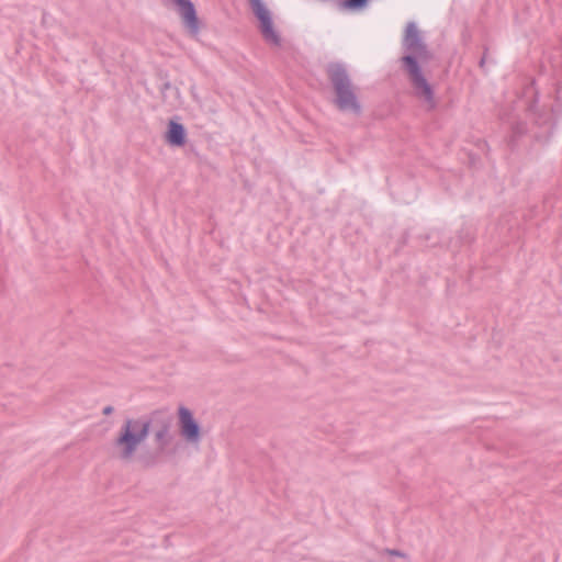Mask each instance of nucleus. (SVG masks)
I'll list each match as a JSON object with an SVG mask.
<instances>
[{
  "label": "nucleus",
  "instance_id": "nucleus-14",
  "mask_svg": "<svg viewBox=\"0 0 562 562\" xmlns=\"http://www.w3.org/2000/svg\"><path fill=\"white\" fill-rule=\"evenodd\" d=\"M361 109L362 108H339L341 111H351L357 116L361 114Z\"/></svg>",
  "mask_w": 562,
  "mask_h": 562
},
{
  "label": "nucleus",
  "instance_id": "nucleus-11",
  "mask_svg": "<svg viewBox=\"0 0 562 562\" xmlns=\"http://www.w3.org/2000/svg\"><path fill=\"white\" fill-rule=\"evenodd\" d=\"M528 132V124L526 122H517L513 126L514 137L521 136Z\"/></svg>",
  "mask_w": 562,
  "mask_h": 562
},
{
  "label": "nucleus",
  "instance_id": "nucleus-13",
  "mask_svg": "<svg viewBox=\"0 0 562 562\" xmlns=\"http://www.w3.org/2000/svg\"><path fill=\"white\" fill-rule=\"evenodd\" d=\"M386 552L393 557L406 558L407 554L397 549H387Z\"/></svg>",
  "mask_w": 562,
  "mask_h": 562
},
{
  "label": "nucleus",
  "instance_id": "nucleus-4",
  "mask_svg": "<svg viewBox=\"0 0 562 562\" xmlns=\"http://www.w3.org/2000/svg\"><path fill=\"white\" fill-rule=\"evenodd\" d=\"M526 119L535 125L544 128V136L550 137L553 134L555 121L553 117V108H526Z\"/></svg>",
  "mask_w": 562,
  "mask_h": 562
},
{
  "label": "nucleus",
  "instance_id": "nucleus-16",
  "mask_svg": "<svg viewBox=\"0 0 562 562\" xmlns=\"http://www.w3.org/2000/svg\"><path fill=\"white\" fill-rule=\"evenodd\" d=\"M145 464H146L147 467H153V465H155V464H156V461H155V459H154V458H150V459H147V460L145 461Z\"/></svg>",
  "mask_w": 562,
  "mask_h": 562
},
{
  "label": "nucleus",
  "instance_id": "nucleus-8",
  "mask_svg": "<svg viewBox=\"0 0 562 562\" xmlns=\"http://www.w3.org/2000/svg\"><path fill=\"white\" fill-rule=\"evenodd\" d=\"M404 45L416 57H418V58L427 57V52L419 41L418 31L415 27V25H413V24H409L406 27L405 36H404Z\"/></svg>",
  "mask_w": 562,
  "mask_h": 562
},
{
  "label": "nucleus",
  "instance_id": "nucleus-15",
  "mask_svg": "<svg viewBox=\"0 0 562 562\" xmlns=\"http://www.w3.org/2000/svg\"><path fill=\"white\" fill-rule=\"evenodd\" d=\"M113 411H114L113 406L108 405V406H105V407L103 408L102 413H103V415H110V414H112V413H113Z\"/></svg>",
  "mask_w": 562,
  "mask_h": 562
},
{
  "label": "nucleus",
  "instance_id": "nucleus-10",
  "mask_svg": "<svg viewBox=\"0 0 562 562\" xmlns=\"http://www.w3.org/2000/svg\"><path fill=\"white\" fill-rule=\"evenodd\" d=\"M367 0H345L341 2V8L346 10H361L366 7Z\"/></svg>",
  "mask_w": 562,
  "mask_h": 562
},
{
  "label": "nucleus",
  "instance_id": "nucleus-5",
  "mask_svg": "<svg viewBox=\"0 0 562 562\" xmlns=\"http://www.w3.org/2000/svg\"><path fill=\"white\" fill-rule=\"evenodd\" d=\"M164 138L166 144L171 147H183L187 144V128L182 123H180L179 116L176 115L168 120Z\"/></svg>",
  "mask_w": 562,
  "mask_h": 562
},
{
  "label": "nucleus",
  "instance_id": "nucleus-1",
  "mask_svg": "<svg viewBox=\"0 0 562 562\" xmlns=\"http://www.w3.org/2000/svg\"><path fill=\"white\" fill-rule=\"evenodd\" d=\"M160 415L161 412L155 411L149 416L125 419L113 442L122 461H131L133 459L139 445L147 439L156 416Z\"/></svg>",
  "mask_w": 562,
  "mask_h": 562
},
{
  "label": "nucleus",
  "instance_id": "nucleus-6",
  "mask_svg": "<svg viewBox=\"0 0 562 562\" xmlns=\"http://www.w3.org/2000/svg\"><path fill=\"white\" fill-rule=\"evenodd\" d=\"M171 422V417L158 419V416H156L153 427L156 428L154 431V440L158 454L164 453L173 439V436L170 432Z\"/></svg>",
  "mask_w": 562,
  "mask_h": 562
},
{
  "label": "nucleus",
  "instance_id": "nucleus-9",
  "mask_svg": "<svg viewBox=\"0 0 562 562\" xmlns=\"http://www.w3.org/2000/svg\"><path fill=\"white\" fill-rule=\"evenodd\" d=\"M403 60L407 65L408 72H409L411 79L413 80L414 85L417 88H420L425 94H429L430 93V89L427 86L425 79L423 78V76H422V74H420V71H419L415 60L413 59V57L412 56H405L403 58Z\"/></svg>",
  "mask_w": 562,
  "mask_h": 562
},
{
  "label": "nucleus",
  "instance_id": "nucleus-7",
  "mask_svg": "<svg viewBox=\"0 0 562 562\" xmlns=\"http://www.w3.org/2000/svg\"><path fill=\"white\" fill-rule=\"evenodd\" d=\"M170 5L178 9L186 27L193 34L199 31V20L193 3L190 0H167Z\"/></svg>",
  "mask_w": 562,
  "mask_h": 562
},
{
  "label": "nucleus",
  "instance_id": "nucleus-12",
  "mask_svg": "<svg viewBox=\"0 0 562 562\" xmlns=\"http://www.w3.org/2000/svg\"><path fill=\"white\" fill-rule=\"evenodd\" d=\"M349 86H338L337 87V90H338V93L341 98H345V102L346 103H349V102H352L353 101V97L352 94L349 92L348 90Z\"/></svg>",
  "mask_w": 562,
  "mask_h": 562
},
{
  "label": "nucleus",
  "instance_id": "nucleus-3",
  "mask_svg": "<svg viewBox=\"0 0 562 562\" xmlns=\"http://www.w3.org/2000/svg\"><path fill=\"white\" fill-rule=\"evenodd\" d=\"M251 4L257 18L260 21V29L265 40L273 45L280 44V36L273 27L270 13L260 0H251Z\"/></svg>",
  "mask_w": 562,
  "mask_h": 562
},
{
  "label": "nucleus",
  "instance_id": "nucleus-2",
  "mask_svg": "<svg viewBox=\"0 0 562 562\" xmlns=\"http://www.w3.org/2000/svg\"><path fill=\"white\" fill-rule=\"evenodd\" d=\"M178 426L180 435L190 443H198L201 440V426L194 418L193 413L186 406L178 408Z\"/></svg>",
  "mask_w": 562,
  "mask_h": 562
}]
</instances>
